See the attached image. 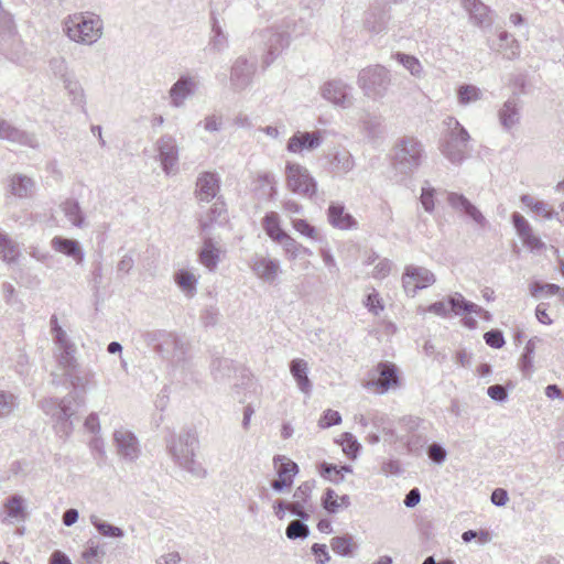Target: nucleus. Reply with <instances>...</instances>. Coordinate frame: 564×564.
I'll list each match as a JSON object with an SVG mask.
<instances>
[{"label": "nucleus", "instance_id": "nucleus-1", "mask_svg": "<svg viewBox=\"0 0 564 564\" xmlns=\"http://www.w3.org/2000/svg\"><path fill=\"white\" fill-rule=\"evenodd\" d=\"M198 446L197 432L194 429L181 431L167 441V451L173 460L196 478H205L207 470L195 459Z\"/></svg>", "mask_w": 564, "mask_h": 564}, {"label": "nucleus", "instance_id": "nucleus-2", "mask_svg": "<svg viewBox=\"0 0 564 564\" xmlns=\"http://www.w3.org/2000/svg\"><path fill=\"white\" fill-rule=\"evenodd\" d=\"M444 124L446 130L440 142V151L452 164L460 165L470 156L471 137L455 117H447Z\"/></svg>", "mask_w": 564, "mask_h": 564}, {"label": "nucleus", "instance_id": "nucleus-3", "mask_svg": "<svg viewBox=\"0 0 564 564\" xmlns=\"http://www.w3.org/2000/svg\"><path fill=\"white\" fill-rule=\"evenodd\" d=\"M63 33L72 41L82 45H93L104 34V21L100 15L91 12H79L68 15L63 21Z\"/></svg>", "mask_w": 564, "mask_h": 564}, {"label": "nucleus", "instance_id": "nucleus-4", "mask_svg": "<svg viewBox=\"0 0 564 564\" xmlns=\"http://www.w3.org/2000/svg\"><path fill=\"white\" fill-rule=\"evenodd\" d=\"M425 159L423 143L414 137L400 138L392 150V167L397 174L410 177Z\"/></svg>", "mask_w": 564, "mask_h": 564}, {"label": "nucleus", "instance_id": "nucleus-5", "mask_svg": "<svg viewBox=\"0 0 564 564\" xmlns=\"http://www.w3.org/2000/svg\"><path fill=\"white\" fill-rule=\"evenodd\" d=\"M254 36L262 43L265 51L263 57L265 67L271 65L291 42V33L285 30L282 21L259 31Z\"/></svg>", "mask_w": 564, "mask_h": 564}, {"label": "nucleus", "instance_id": "nucleus-6", "mask_svg": "<svg viewBox=\"0 0 564 564\" xmlns=\"http://www.w3.org/2000/svg\"><path fill=\"white\" fill-rule=\"evenodd\" d=\"M357 84L369 98H382L391 84L389 70L381 65L362 68L358 74Z\"/></svg>", "mask_w": 564, "mask_h": 564}, {"label": "nucleus", "instance_id": "nucleus-7", "mask_svg": "<svg viewBox=\"0 0 564 564\" xmlns=\"http://www.w3.org/2000/svg\"><path fill=\"white\" fill-rule=\"evenodd\" d=\"M401 383V375L397 365L391 361H380L369 371V379L365 388L373 390L378 394H384L389 390L399 389Z\"/></svg>", "mask_w": 564, "mask_h": 564}, {"label": "nucleus", "instance_id": "nucleus-8", "mask_svg": "<svg viewBox=\"0 0 564 564\" xmlns=\"http://www.w3.org/2000/svg\"><path fill=\"white\" fill-rule=\"evenodd\" d=\"M288 188L302 196L312 197L316 194L317 184L308 170L297 163H286Z\"/></svg>", "mask_w": 564, "mask_h": 564}, {"label": "nucleus", "instance_id": "nucleus-9", "mask_svg": "<svg viewBox=\"0 0 564 564\" xmlns=\"http://www.w3.org/2000/svg\"><path fill=\"white\" fill-rule=\"evenodd\" d=\"M199 89V78L194 74H182L169 89L170 106L183 108L187 99L196 95Z\"/></svg>", "mask_w": 564, "mask_h": 564}, {"label": "nucleus", "instance_id": "nucleus-10", "mask_svg": "<svg viewBox=\"0 0 564 564\" xmlns=\"http://www.w3.org/2000/svg\"><path fill=\"white\" fill-rule=\"evenodd\" d=\"M435 281L434 273L424 267L408 265L402 274L403 289L411 297H414L419 290L433 285Z\"/></svg>", "mask_w": 564, "mask_h": 564}, {"label": "nucleus", "instance_id": "nucleus-11", "mask_svg": "<svg viewBox=\"0 0 564 564\" xmlns=\"http://www.w3.org/2000/svg\"><path fill=\"white\" fill-rule=\"evenodd\" d=\"M112 442L116 447L117 455L124 462H135L140 454V443L133 432L119 427L113 431Z\"/></svg>", "mask_w": 564, "mask_h": 564}, {"label": "nucleus", "instance_id": "nucleus-12", "mask_svg": "<svg viewBox=\"0 0 564 564\" xmlns=\"http://www.w3.org/2000/svg\"><path fill=\"white\" fill-rule=\"evenodd\" d=\"M159 161L166 175L175 174L178 170V145L176 139L171 134L161 135L155 142Z\"/></svg>", "mask_w": 564, "mask_h": 564}, {"label": "nucleus", "instance_id": "nucleus-13", "mask_svg": "<svg viewBox=\"0 0 564 564\" xmlns=\"http://www.w3.org/2000/svg\"><path fill=\"white\" fill-rule=\"evenodd\" d=\"M73 400L74 398L72 395H67L61 400L56 398H47L40 402V408L46 415H51L57 422H63V431L68 433L72 424L67 421L75 413L72 409Z\"/></svg>", "mask_w": 564, "mask_h": 564}, {"label": "nucleus", "instance_id": "nucleus-14", "mask_svg": "<svg viewBox=\"0 0 564 564\" xmlns=\"http://www.w3.org/2000/svg\"><path fill=\"white\" fill-rule=\"evenodd\" d=\"M351 87L344 80L335 78L326 82L321 87L322 97L340 108H349L354 102V97L350 93Z\"/></svg>", "mask_w": 564, "mask_h": 564}, {"label": "nucleus", "instance_id": "nucleus-15", "mask_svg": "<svg viewBox=\"0 0 564 564\" xmlns=\"http://www.w3.org/2000/svg\"><path fill=\"white\" fill-rule=\"evenodd\" d=\"M257 69L254 62L248 61L245 56L235 59L230 69V85L235 91L246 89L251 83Z\"/></svg>", "mask_w": 564, "mask_h": 564}, {"label": "nucleus", "instance_id": "nucleus-16", "mask_svg": "<svg viewBox=\"0 0 564 564\" xmlns=\"http://www.w3.org/2000/svg\"><path fill=\"white\" fill-rule=\"evenodd\" d=\"M56 346V359L58 366L63 369L64 375L69 371H75L78 368V361L76 358L77 347L69 339L68 336H64L59 333L57 340L54 341Z\"/></svg>", "mask_w": 564, "mask_h": 564}, {"label": "nucleus", "instance_id": "nucleus-17", "mask_svg": "<svg viewBox=\"0 0 564 564\" xmlns=\"http://www.w3.org/2000/svg\"><path fill=\"white\" fill-rule=\"evenodd\" d=\"M220 191V176L215 172H203L196 180L195 195L199 202L209 203Z\"/></svg>", "mask_w": 564, "mask_h": 564}, {"label": "nucleus", "instance_id": "nucleus-18", "mask_svg": "<svg viewBox=\"0 0 564 564\" xmlns=\"http://www.w3.org/2000/svg\"><path fill=\"white\" fill-rule=\"evenodd\" d=\"M323 141L321 131L294 133L288 141L286 150L291 153L300 154L304 151H314L319 148Z\"/></svg>", "mask_w": 564, "mask_h": 564}, {"label": "nucleus", "instance_id": "nucleus-19", "mask_svg": "<svg viewBox=\"0 0 564 564\" xmlns=\"http://www.w3.org/2000/svg\"><path fill=\"white\" fill-rule=\"evenodd\" d=\"M463 8L468 12L469 19L478 28L489 29L494 23L491 9L481 0H460Z\"/></svg>", "mask_w": 564, "mask_h": 564}, {"label": "nucleus", "instance_id": "nucleus-20", "mask_svg": "<svg viewBox=\"0 0 564 564\" xmlns=\"http://www.w3.org/2000/svg\"><path fill=\"white\" fill-rule=\"evenodd\" d=\"M498 119L503 130L511 131L521 121V102L512 97L506 100L498 110Z\"/></svg>", "mask_w": 564, "mask_h": 564}, {"label": "nucleus", "instance_id": "nucleus-21", "mask_svg": "<svg viewBox=\"0 0 564 564\" xmlns=\"http://www.w3.org/2000/svg\"><path fill=\"white\" fill-rule=\"evenodd\" d=\"M0 139L11 143L36 148L39 145L35 134L20 130L0 118Z\"/></svg>", "mask_w": 564, "mask_h": 564}, {"label": "nucleus", "instance_id": "nucleus-22", "mask_svg": "<svg viewBox=\"0 0 564 564\" xmlns=\"http://www.w3.org/2000/svg\"><path fill=\"white\" fill-rule=\"evenodd\" d=\"M327 159L335 175H346L355 167V159L345 148H334L327 154Z\"/></svg>", "mask_w": 564, "mask_h": 564}, {"label": "nucleus", "instance_id": "nucleus-23", "mask_svg": "<svg viewBox=\"0 0 564 564\" xmlns=\"http://www.w3.org/2000/svg\"><path fill=\"white\" fill-rule=\"evenodd\" d=\"M448 205L457 210L463 212L469 216L479 226H485L487 220L480 210L463 194L451 192L447 195Z\"/></svg>", "mask_w": 564, "mask_h": 564}, {"label": "nucleus", "instance_id": "nucleus-24", "mask_svg": "<svg viewBox=\"0 0 564 564\" xmlns=\"http://www.w3.org/2000/svg\"><path fill=\"white\" fill-rule=\"evenodd\" d=\"M251 269L259 279L272 282L280 272V263L275 259L256 254L251 259Z\"/></svg>", "mask_w": 564, "mask_h": 564}, {"label": "nucleus", "instance_id": "nucleus-25", "mask_svg": "<svg viewBox=\"0 0 564 564\" xmlns=\"http://www.w3.org/2000/svg\"><path fill=\"white\" fill-rule=\"evenodd\" d=\"M9 192L18 198H30L36 191L35 181L24 174L15 173L9 177Z\"/></svg>", "mask_w": 564, "mask_h": 564}, {"label": "nucleus", "instance_id": "nucleus-26", "mask_svg": "<svg viewBox=\"0 0 564 564\" xmlns=\"http://www.w3.org/2000/svg\"><path fill=\"white\" fill-rule=\"evenodd\" d=\"M390 15L388 10L379 7H371L366 13L364 19L365 28L373 33L380 34L388 28Z\"/></svg>", "mask_w": 564, "mask_h": 564}, {"label": "nucleus", "instance_id": "nucleus-27", "mask_svg": "<svg viewBox=\"0 0 564 564\" xmlns=\"http://www.w3.org/2000/svg\"><path fill=\"white\" fill-rule=\"evenodd\" d=\"M51 247L56 252L63 253L75 260L76 263L80 264L84 261L85 254L75 239L64 238L62 236H55L51 240Z\"/></svg>", "mask_w": 564, "mask_h": 564}, {"label": "nucleus", "instance_id": "nucleus-28", "mask_svg": "<svg viewBox=\"0 0 564 564\" xmlns=\"http://www.w3.org/2000/svg\"><path fill=\"white\" fill-rule=\"evenodd\" d=\"M329 224L340 230H348L357 228V220L345 212L344 205L339 203H332L327 210Z\"/></svg>", "mask_w": 564, "mask_h": 564}, {"label": "nucleus", "instance_id": "nucleus-29", "mask_svg": "<svg viewBox=\"0 0 564 564\" xmlns=\"http://www.w3.org/2000/svg\"><path fill=\"white\" fill-rule=\"evenodd\" d=\"M63 87L72 106L77 107L82 112H86V93L77 76L64 82Z\"/></svg>", "mask_w": 564, "mask_h": 564}, {"label": "nucleus", "instance_id": "nucleus-30", "mask_svg": "<svg viewBox=\"0 0 564 564\" xmlns=\"http://www.w3.org/2000/svg\"><path fill=\"white\" fill-rule=\"evenodd\" d=\"M290 372L294 378L299 389L305 393L310 394L312 391V382L308 379V364L306 360L296 358L290 362Z\"/></svg>", "mask_w": 564, "mask_h": 564}, {"label": "nucleus", "instance_id": "nucleus-31", "mask_svg": "<svg viewBox=\"0 0 564 564\" xmlns=\"http://www.w3.org/2000/svg\"><path fill=\"white\" fill-rule=\"evenodd\" d=\"M220 248L212 237H205L199 251V261L208 270L214 271L220 260Z\"/></svg>", "mask_w": 564, "mask_h": 564}, {"label": "nucleus", "instance_id": "nucleus-32", "mask_svg": "<svg viewBox=\"0 0 564 564\" xmlns=\"http://www.w3.org/2000/svg\"><path fill=\"white\" fill-rule=\"evenodd\" d=\"M273 466L279 478L294 482L295 476L299 474V465L283 455H275L273 457Z\"/></svg>", "mask_w": 564, "mask_h": 564}, {"label": "nucleus", "instance_id": "nucleus-33", "mask_svg": "<svg viewBox=\"0 0 564 564\" xmlns=\"http://www.w3.org/2000/svg\"><path fill=\"white\" fill-rule=\"evenodd\" d=\"M322 506L328 513H337L350 506V498L348 495L338 496L334 489L327 488L322 497Z\"/></svg>", "mask_w": 564, "mask_h": 564}, {"label": "nucleus", "instance_id": "nucleus-34", "mask_svg": "<svg viewBox=\"0 0 564 564\" xmlns=\"http://www.w3.org/2000/svg\"><path fill=\"white\" fill-rule=\"evenodd\" d=\"M20 257L19 245L7 232L0 229V258L7 263L17 262Z\"/></svg>", "mask_w": 564, "mask_h": 564}, {"label": "nucleus", "instance_id": "nucleus-35", "mask_svg": "<svg viewBox=\"0 0 564 564\" xmlns=\"http://www.w3.org/2000/svg\"><path fill=\"white\" fill-rule=\"evenodd\" d=\"M69 383L73 388L78 389L83 392L89 386H95V371L91 369L79 370L78 368L75 371H69L65 375Z\"/></svg>", "mask_w": 564, "mask_h": 564}, {"label": "nucleus", "instance_id": "nucleus-36", "mask_svg": "<svg viewBox=\"0 0 564 564\" xmlns=\"http://www.w3.org/2000/svg\"><path fill=\"white\" fill-rule=\"evenodd\" d=\"M228 35L224 32L214 12L212 13V35L209 39V50L214 53H221L228 47Z\"/></svg>", "mask_w": 564, "mask_h": 564}, {"label": "nucleus", "instance_id": "nucleus-37", "mask_svg": "<svg viewBox=\"0 0 564 564\" xmlns=\"http://www.w3.org/2000/svg\"><path fill=\"white\" fill-rule=\"evenodd\" d=\"M48 68L52 75L59 79L62 84L68 78L76 76L75 72L70 68L67 59L64 56H53L48 61Z\"/></svg>", "mask_w": 564, "mask_h": 564}, {"label": "nucleus", "instance_id": "nucleus-38", "mask_svg": "<svg viewBox=\"0 0 564 564\" xmlns=\"http://www.w3.org/2000/svg\"><path fill=\"white\" fill-rule=\"evenodd\" d=\"M61 208L65 217L73 226L78 228L85 226V215L77 200L67 199L61 205Z\"/></svg>", "mask_w": 564, "mask_h": 564}, {"label": "nucleus", "instance_id": "nucleus-39", "mask_svg": "<svg viewBox=\"0 0 564 564\" xmlns=\"http://www.w3.org/2000/svg\"><path fill=\"white\" fill-rule=\"evenodd\" d=\"M262 227L265 234L274 241L283 239L285 231L280 226V216L275 212L267 213L262 219Z\"/></svg>", "mask_w": 564, "mask_h": 564}, {"label": "nucleus", "instance_id": "nucleus-40", "mask_svg": "<svg viewBox=\"0 0 564 564\" xmlns=\"http://www.w3.org/2000/svg\"><path fill=\"white\" fill-rule=\"evenodd\" d=\"M482 98V91L475 85L463 84L457 88V101L459 106L466 107Z\"/></svg>", "mask_w": 564, "mask_h": 564}, {"label": "nucleus", "instance_id": "nucleus-41", "mask_svg": "<svg viewBox=\"0 0 564 564\" xmlns=\"http://www.w3.org/2000/svg\"><path fill=\"white\" fill-rule=\"evenodd\" d=\"M540 341L539 337H532L528 340L524 351L519 360V368L523 376L529 377L533 369V355L535 352L536 343Z\"/></svg>", "mask_w": 564, "mask_h": 564}, {"label": "nucleus", "instance_id": "nucleus-42", "mask_svg": "<svg viewBox=\"0 0 564 564\" xmlns=\"http://www.w3.org/2000/svg\"><path fill=\"white\" fill-rule=\"evenodd\" d=\"M451 311L456 315L470 314L471 311H479V305L467 301L460 293H455L447 299Z\"/></svg>", "mask_w": 564, "mask_h": 564}, {"label": "nucleus", "instance_id": "nucleus-43", "mask_svg": "<svg viewBox=\"0 0 564 564\" xmlns=\"http://www.w3.org/2000/svg\"><path fill=\"white\" fill-rule=\"evenodd\" d=\"M499 37V50L505 52L508 59H514L520 55V44L507 31H501Z\"/></svg>", "mask_w": 564, "mask_h": 564}, {"label": "nucleus", "instance_id": "nucleus-44", "mask_svg": "<svg viewBox=\"0 0 564 564\" xmlns=\"http://www.w3.org/2000/svg\"><path fill=\"white\" fill-rule=\"evenodd\" d=\"M393 58L397 59L410 74L414 77L421 78L423 76V66L419 58L413 55H409L402 52L393 54Z\"/></svg>", "mask_w": 564, "mask_h": 564}, {"label": "nucleus", "instance_id": "nucleus-45", "mask_svg": "<svg viewBox=\"0 0 564 564\" xmlns=\"http://www.w3.org/2000/svg\"><path fill=\"white\" fill-rule=\"evenodd\" d=\"M90 523L95 527V529L104 536L121 539L124 536V532L121 528L112 525L107 521L101 520L98 516H90Z\"/></svg>", "mask_w": 564, "mask_h": 564}, {"label": "nucleus", "instance_id": "nucleus-46", "mask_svg": "<svg viewBox=\"0 0 564 564\" xmlns=\"http://www.w3.org/2000/svg\"><path fill=\"white\" fill-rule=\"evenodd\" d=\"M207 218V220L202 219L199 221V226L203 231H207L213 223L223 221L226 219L225 203L217 199L210 207Z\"/></svg>", "mask_w": 564, "mask_h": 564}, {"label": "nucleus", "instance_id": "nucleus-47", "mask_svg": "<svg viewBox=\"0 0 564 564\" xmlns=\"http://www.w3.org/2000/svg\"><path fill=\"white\" fill-rule=\"evenodd\" d=\"M18 406V397L10 391L0 389V419L10 416Z\"/></svg>", "mask_w": 564, "mask_h": 564}, {"label": "nucleus", "instance_id": "nucleus-48", "mask_svg": "<svg viewBox=\"0 0 564 564\" xmlns=\"http://www.w3.org/2000/svg\"><path fill=\"white\" fill-rule=\"evenodd\" d=\"M4 508L9 518L25 519L24 499L19 495H13L4 502Z\"/></svg>", "mask_w": 564, "mask_h": 564}, {"label": "nucleus", "instance_id": "nucleus-49", "mask_svg": "<svg viewBox=\"0 0 564 564\" xmlns=\"http://www.w3.org/2000/svg\"><path fill=\"white\" fill-rule=\"evenodd\" d=\"M234 371V361L228 358H218L212 364V372L216 380L223 381L230 378Z\"/></svg>", "mask_w": 564, "mask_h": 564}, {"label": "nucleus", "instance_id": "nucleus-50", "mask_svg": "<svg viewBox=\"0 0 564 564\" xmlns=\"http://www.w3.org/2000/svg\"><path fill=\"white\" fill-rule=\"evenodd\" d=\"M330 547L335 553L341 556H348L351 555L356 545L352 541V536L349 534H345L341 536L333 538L330 541Z\"/></svg>", "mask_w": 564, "mask_h": 564}, {"label": "nucleus", "instance_id": "nucleus-51", "mask_svg": "<svg viewBox=\"0 0 564 564\" xmlns=\"http://www.w3.org/2000/svg\"><path fill=\"white\" fill-rule=\"evenodd\" d=\"M305 520L291 521L285 530V535L290 540L305 539L310 534V528L304 523Z\"/></svg>", "mask_w": 564, "mask_h": 564}, {"label": "nucleus", "instance_id": "nucleus-52", "mask_svg": "<svg viewBox=\"0 0 564 564\" xmlns=\"http://www.w3.org/2000/svg\"><path fill=\"white\" fill-rule=\"evenodd\" d=\"M175 282L186 293L193 294L196 291L197 279L186 270H180L175 274Z\"/></svg>", "mask_w": 564, "mask_h": 564}, {"label": "nucleus", "instance_id": "nucleus-53", "mask_svg": "<svg viewBox=\"0 0 564 564\" xmlns=\"http://www.w3.org/2000/svg\"><path fill=\"white\" fill-rule=\"evenodd\" d=\"M285 30L290 31L291 39L302 36L308 31V23L304 19L288 18L282 20Z\"/></svg>", "mask_w": 564, "mask_h": 564}, {"label": "nucleus", "instance_id": "nucleus-54", "mask_svg": "<svg viewBox=\"0 0 564 564\" xmlns=\"http://www.w3.org/2000/svg\"><path fill=\"white\" fill-rule=\"evenodd\" d=\"M339 442H340L344 453L348 457H350V458L357 457L361 446L358 443L357 438L351 433H349V432L343 433Z\"/></svg>", "mask_w": 564, "mask_h": 564}, {"label": "nucleus", "instance_id": "nucleus-55", "mask_svg": "<svg viewBox=\"0 0 564 564\" xmlns=\"http://www.w3.org/2000/svg\"><path fill=\"white\" fill-rule=\"evenodd\" d=\"M293 228L301 235L316 241H321L322 237L317 229L308 224L305 219H292Z\"/></svg>", "mask_w": 564, "mask_h": 564}, {"label": "nucleus", "instance_id": "nucleus-56", "mask_svg": "<svg viewBox=\"0 0 564 564\" xmlns=\"http://www.w3.org/2000/svg\"><path fill=\"white\" fill-rule=\"evenodd\" d=\"M315 487L314 480H307L302 482L294 491L293 499L303 502L307 506H312L310 502L313 488Z\"/></svg>", "mask_w": 564, "mask_h": 564}, {"label": "nucleus", "instance_id": "nucleus-57", "mask_svg": "<svg viewBox=\"0 0 564 564\" xmlns=\"http://www.w3.org/2000/svg\"><path fill=\"white\" fill-rule=\"evenodd\" d=\"M511 218L513 227L521 240L533 234L531 225L521 214L513 213Z\"/></svg>", "mask_w": 564, "mask_h": 564}, {"label": "nucleus", "instance_id": "nucleus-58", "mask_svg": "<svg viewBox=\"0 0 564 564\" xmlns=\"http://www.w3.org/2000/svg\"><path fill=\"white\" fill-rule=\"evenodd\" d=\"M511 218L513 227L521 240L533 234L531 225L521 214L513 213Z\"/></svg>", "mask_w": 564, "mask_h": 564}, {"label": "nucleus", "instance_id": "nucleus-59", "mask_svg": "<svg viewBox=\"0 0 564 564\" xmlns=\"http://www.w3.org/2000/svg\"><path fill=\"white\" fill-rule=\"evenodd\" d=\"M278 242L282 245L285 253L291 260L296 259L301 254L302 245L290 235L285 234L283 239H280Z\"/></svg>", "mask_w": 564, "mask_h": 564}, {"label": "nucleus", "instance_id": "nucleus-60", "mask_svg": "<svg viewBox=\"0 0 564 564\" xmlns=\"http://www.w3.org/2000/svg\"><path fill=\"white\" fill-rule=\"evenodd\" d=\"M288 510L300 520H308L310 512L313 511V506H307L293 499V501L288 502Z\"/></svg>", "mask_w": 564, "mask_h": 564}, {"label": "nucleus", "instance_id": "nucleus-61", "mask_svg": "<svg viewBox=\"0 0 564 564\" xmlns=\"http://www.w3.org/2000/svg\"><path fill=\"white\" fill-rule=\"evenodd\" d=\"M198 124L203 126L204 130L207 132H218L223 128V117L212 113L206 116Z\"/></svg>", "mask_w": 564, "mask_h": 564}, {"label": "nucleus", "instance_id": "nucleus-62", "mask_svg": "<svg viewBox=\"0 0 564 564\" xmlns=\"http://www.w3.org/2000/svg\"><path fill=\"white\" fill-rule=\"evenodd\" d=\"M105 552L98 546L90 544L82 554L87 564H101Z\"/></svg>", "mask_w": 564, "mask_h": 564}, {"label": "nucleus", "instance_id": "nucleus-63", "mask_svg": "<svg viewBox=\"0 0 564 564\" xmlns=\"http://www.w3.org/2000/svg\"><path fill=\"white\" fill-rule=\"evenodd\" d=\"M485 343L496 349L503 347L506 344L505 337L501 330L491 329L484 335Z\"/></svg>", "mask_w": 564, "mask_h": 564}, {"label": "nucleus", "instance_id": "nucleus-64", "mask_svg": "<svg viewBox=\"0 0 564 564\" xmlns=\"http://www.w3.org/2000/svg\"><path fill=\"white\" fill-rule=\"evenodd\" d=\"M341 422V415L339 412L334 410H326L318 421V426L322 429H328L333 425H337Z\"/></svg>", "mask_w": 564, "mask_h": 564}]
</instances>
